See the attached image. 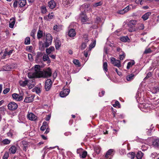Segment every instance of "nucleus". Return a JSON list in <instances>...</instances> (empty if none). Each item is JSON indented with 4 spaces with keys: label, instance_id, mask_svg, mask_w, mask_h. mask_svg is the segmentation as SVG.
I'll return each mask as SVG.
<instances>
[{
    "label": "nucleus",
    "instance_id": "1",
    "mask_svg": "<svg viewBox=\"0 0 159 159\" xmlns=\"http://www.w3.org/2000/svg\"><path fill=\"white\" fill-rule=\"evenodd\" d=\"M137 24V21L135 20H131L129 22L128 26L129 28L128 30L129 32H134L137 30V29L135 27Z\"/></svg>",
    "mask_w": 159,
    "mask_h": 159
},
{
    "label": "nucleus",
    "instance_id": "2",
    "mask_svg": "<svg viewBox=\"0 0 159 159\" xmlns=\"http://www.w3.org/2000/svg\"><path fill=\"white\" fill-rule=\"evenodd\" d=\"M40 75H39V78H47L50 76L52 75L51 70L50 68L44 70L42 72H40Z\"/></svg>",
    "mask_w": 159,
    "mask_h": 159
},
{
    "label": "nucleus",
    "instance_id": "3",
    "mask_svg": "<svg viewBox=\"0 0 159 159\" xmlns=\"http://www.w3.org/2000/svg\"><path fill=\"white\" fill-rule=\"evenodd\" d=\"M46 37V41L44 45L46 48H47L51 44L52 38L51 35L49 33L47 34Z\"/></svg>",
    "mask_w": 159,
    "mask_h": 159
},
{
    "label": "nucleus",
    "instance_id": "4",
    "mask_svg": "<svg viewBox=\"0 0 159 159\" xmlns=\"http://www.w3.org/2000/svg\"><path fill=\"white\" fill-rule=\"evenodd\" d=\"M17 67L16 64L13 63L11 65L7 64L3 67V70L6 71H9L15 69Z\"/></svg>",
    "mask_w": 159,
    "mask_h": 159
},
{
    "label": "nucleus",
    "instance_id": "5",
    "mask_svg": "<svg viewBox=\"0 0 159 159\" xmlns=\"http://www.w3.org/2000/svg\"><path fill=\"white\" fill-rule=\"evenodd\" d=\"M139 107L141 110L145 112H148L150 110V105L145 103H140Z\"/></svg>",
    "mask_w": 159,
    "mask_h": 159
},
{
    "label": "nucleus",
    "instance_id": "6",
    "mask_svg": "<svg viewBox=\"0 0 159 159\" xmlns=\"http://www.w3.org/2000/svg\"><path fill=\"white\" fill-rule=\"evenodd\" d=\"M83 38L84 39V42H83L81 46V49L82 50L84 49L87 46V44L89 40L88 39V35L87 34H84L83 35Z\"/></svg>",
    "mask_w": 159,
    "mask_h": 159
},
{
    "label": "nucleus",
    "instance_id": "7",
    "mask_svg": "<svg viewBox=\"0 0 159 159\" xmlns=\"http://www.w3.org/2000/svg\"><path fill=\"white\" fill-rule=\"evenodd\" d=\"M111 62L114 66L118 68L120 67L121 66L120 61L119 60L116 59L114 58L111 57Z\"/></svg>",
    "mask_w": 159,
    "mask_h": 159
},
{
    "label": "nucleus",
    "instance_id": "8",
    "mask_svg": "<svg viewBox=\"0 0 159 159\" xmlns=\"http://www.w3.org/2000/svg\"><path fill=\"white\" fill-rule=\"evenodd\" d=\"M17 107V104L14 102H11L9 103L8 105V109L11 111L16 110Z\"/></svg>",
    "mask_w": 159,
    "mask_h": 159
},
{
    "label": "nucleus",
    "instance_id": "9",
    "mask_svg": "<svg viewBox=\"0 0 159 159\" xmlns=\"http://www.w3.org/2000/svg\"><path fill=\"white\" fill-rule=\"evenodd\" d=\"M52 85V82L51 80L47 79L45 82V89L46 91H48L51 89Z\"/></svg>",
    "mask_w": 159,
    "mask_h": 159
},
{
    "label": "nucleus",
    "instance_id": "10",
    "mask_svg": "<svg viewBox=\"0 0 159 159\" xmlns=\"http://www.w3.org/2000/svg\"><path fill=\"white\" fill-rule=\"evenodd\" d=\"M36 84L35 80L34 79L27 80V85L29 89L32 88Z\"/></svg>",
    "mask_w": 159,
    "mask_h": 159
},
{
    "label": "nucleus",
    "instance_id": "11",
    "mask_svg": "<svg viewBox=\"0 0 159 159\" xmlns=\"http://www.w3.org/2000/svg\"><path fill=\"white\" fill-rule=\"evenodd\" d=\"M27 117L29 120L32 121H35L37 119V117L31 112H29Z\"/></svg>",
    "mask_w": 159,
    "mask_h": 159
},
{
    "label": "nucleus",
    "instance_id": "12",
    "mask_svg": "<svg viewBox=\"0 0 159 159\" xmlns=\"http://www.w3.org/2000/svg\"><path fill=\"white\" fill-rule=\"evenodd\" d=\"M80 19L82 22H85L89 20V18L87 15L83 12H81L80 14Z\"/></svg>",
    "mask_w": 159,
    "mask_h": 159
},
{
    "label": "nucleus",
    "instance_id": "13",
    "mask_svg": "<svg viewBox=\"0 0 159 159\" xmlns=\"http://www.w3.org/2000/svg\"><path fill=\"white\" fill-rule=\"evenodd\" d=\"M12 97L13 99L17 101H20L23 99V97L19 94L14 93L12 94Z\"/></svg>",
    "mask_w": 159,
    "mask_h": 159
},
{
    "label": "nucleus",
    "instance_id": "14",
    "mask_svg": "<svg viewBox=\"0 0 159 159\" xmlns=\"http://www.w3.org/2000/svg\"><path fill=\"white\" fill-rule=\"evenodd\" d=\"M70 92V90L68 89H64L60 92V96L62 98L65 97L68 95Z\"/></svg>",
    "mask_w": 159,
    "mask_h": 159
},
{
    "label": "nucleus",
    "instance_id": "15",
    "mask_svg": "<svg viewBox=\"0 0 159 159\" xmlns=\"http://www.w3.org/2000/svg\"><path fill=\"white\" fill-rule=\"evenodd\" d=\"M56 3L53 0H51L48 2V6L51 9H53L56 7Z\"/></svg>",
    "mask_w": 159,
    "mask_h": 159
},
{
    "label": "nucleus",
    "instance_id": "16",
    "mask_svg": "<svg viewBox=\"0 0 159 159\" xmlns=\"http://www.w3.org/2000/svg\"><path fill=\"white\" fill-rule=\"evenodd\" d=\"M34 70L35 73H36L38 77H39V75H40V72H42V71H40V66L39 65H35L34 66Z\"/></svg>",
    "mask_w": 159,
    "mask_h": 159
},
{
    "label": "nucleus",
    "instance_id": "17",
    "mask_svg": "<svg viewBox=\"0 0 159 159\" xmlns=\"http://www.w3.org/2000/svg\"><path fill=\"white\" fill-rule=\"evenodd\" d=\"M76 33L74 29H71L68 31V35L70 37L73 38L76 35Z\"/></svg>",
    "mask_w": 159,
    "mask_h": 159
},
{
    "label": "nucleus",
    "instance_id": "18",
    "mask_svg": "<svg viewBox=\"0 0 159 159\" xmlns=\"http://www.w3.org/2000/svg\"><path fill=\"white\" fill-rule=\"evenodd\" d=\"M62 29V25H61L57 24L55 25L53 28L54 30L57 32H58L61 31Z\"/></svg>",
    "mask_w": 159,
    "mask_h": 159
},
{
    "label": "nucleus",
    "instance_id": "19",
    "mask_svg": "<svg viewBox=\"0 0 159 159\" xmlns=\"http://www.w3.org/2000/svg\"><path fill=\"white\" fill-rule=\"evenodd\" d=\"M129 6H127L124 9L119 11L118 13L120 14H123L129 11Z\"/></svg>",
    "mask_w": 159,
    "mask_h": 159
},
{
    "label": "nucleus",
    "instance_id": "20",
    "mask_svg": "<svg viewBox=\"0 0 159 159\" xmlns=\"http://www.w3.org/2000/svg\"><path fill=\"white\" fill-rule=\"evenodd\" d=\"M17 149V148L16 146L12 145L9 149V152L10 154H14L16 152Z\"/></svg>",
    "mask_w": 159,
    "mask_h": 159
},
{
    "label": "nucleus",
    "instance_id": "21",
    "mask_svg": "<svg viewBox=\"0 0 159 159\" xmlns=\"http://www.w3.org/2000/svg\"><path fill=\"white\" fill-rule=\"evenodd\" d=\"M136 75L132 73L127 75L126 77V79L128 81H131L133 80L135 78Z\"/></svg>",
    "mask_w": 159,
    "mask_h": 159
},
{
    "label": "nucleus",
    "instance_id": "22",
    "mask_svg": "<svg viewBox=\"0 0 159 159\" xmlns=\"http://www.w3.org/2000/svg\"><path fill=\"white\" fill-rule=\"evenodd\" d=\"M28 77L30 79H33L39 78L35 72L29 73L28 74Z\"/></svg>",
    "mask_w": 159,
    "mask_h": 159
},
{
    "label": "nucleus",
    "instance_id": "23",
    "mask_svg": "<svg viewBox=\"0 0 159 159\" xmlns=\"http://www.w3.org/2000/svg\"><path fill=\"white\" fill-rule=\"evenodd\" d=\"M114 150L113 149H109L105 155L106 157L108 158L111 159V155L112 153L114 152Z\"/></svg>",
    "mask_w": 159,
    "mask_h": 159
},
{
    "label": "nucleus",
    "instance_id": "24",
    "mask_svg": "<svg viewBox=\"0 0 159 159\" xmlns=\"http://www.w3.org/2000/svg\"><path fill=\"white\" fill-rule=\"evenodd\" d=\"M42 88V86L41 85V84H39L37 87H35L34 89L35 90L36 93L39 94L41 92V89Z\"/></svg>",
    "mask_w": 159,
    "mask_h": 159
},
{
    "label": "nucleus",
    "instance_id": "25",
    "mask_svg": "<svg viewBox=\"0 0 159 159\" xmlns=\"http://www.w3.org/2000/svg\"><path fill=\"white\" fill-rule=\"evenodd\" d=\"M82 8H84V11H87L90 9V5L88 4H83L80 7L81 9Z\"/></svg>",
    "mask_w": 159,
    "mask_h": 159
},
{
    "label": "nucleus",
    "instance_id": "26",
    "mask_svg": "<svg viewBox=\"0 0 159 159\" xmlns=\"http://www.w3.org/2000/svg\"><path fill=\"white\" fill-rule=\"evenodd\" d=\"M55 45L56 48L57 49H58L61 46V42L58 39H57L55 40Z\"/></svg>",
    "mask_w": 159,
    "mask_h": 159
},
{
    "label": "nucleus",
    "instance_id": "27",
    "mask_svg": "<svg viewBox=\"0 0 159 159\" xmlns=\"http://www.w3.org/2000/svg\"><path fill=\"white\" fill-rule=\"evenodd\" d=\"M26 3V0H19L18 1L19 6L20 7H24Z\"/></svg>",
    "mask_w": 159,
    "mask_h": 159
},
{
    "label": "nucleus",
    "instance_id": "28",
    "mask_svg": "<svg viewBox=\"0 0 159 159\" xmlns=\"http://www.w3.org/2000/svg\"><path fill=\"white\" fill-rule=\"evenodd\" d=\"M34 98V97L33 96L27 97L25 98L24 100V102L26 103L31 102L33 101Z\"/></svg>",
    "mask_w": 159,
    "mask_h": 159
},
{
    "label": "nucleus",
    "instance_id": "29",
    "mask_svg": "<svg viewBox=\"0 0 159 159\" xmlns=\"http://www.w3.org/2000/svg\"><path fill=\"white\" fill-rule=\"evenodd\" d=\"M151 12H148L144 14L142 17V18L144 20H145L148 19L149 16L151 14Z\"/></svg>",
    "mask_w": 159,
    "mask_h": 159
},
{
    "label": "nucleus",
    "instance_id": "30",
    "mask_svg": "<svg viewBox=\"0 0 159 159\" xmlns=\"http://www.w3.org/2000/svg\"><path fill=\"white\" fill-rule=\"evenodd\" d=\"M54 16L53 14L52 13L49 14L48 16L44 17V19L47 20H49L50 19H52Z\"/></svg>",
    "mask_w": 159,
    "mask_h": 159
},
{
    "label": "nucleus",
    "instance_id": "31",
    "mask_svg": "<svg viewBox=\"0 0 159 159\" xmlns=\"http://www.w3.org/2000/svg\"><path fill=\"white\" fill-rule=\"evenodd\" d=\"M152 144L155 147L159 148V139H155L152 142Z\"/></svg>",
    "mask_w": 159,
    "mask_h": 159
},
{
    "label": "nucleus",
    "instance_id": "32",
    "mask_svg": "<svg viewBox=\"0 0 159 159\" xmlns=\"http://www.w3.org/2000/svg\"><path fill=\"white\" fill-rule=\"evenodd\" d=\"M55 50L53 46L50 47L48 48H47L46 50L47 53L48 55L49 54Z\"/></svg>",
    "mask_w": 159,
    "mask_h": 159
},
{
    "label": "nucleus",
    "instance_id": "33",
    "mask_svg": "<svg viewBox=\"0 0 159 159\" xmlns=\"http://www.w3.org/2000/svg\"><path fill=\"white\" fill-rule=\"evenodd\" d=\"M43 60L44 61H47V63H49L51 62L50 60L47 55H44L43 57Z\"/></svg>",
    "mask_w": 159,
    "mask_h": 159
},
{
    "label": "nucleus",
    "instance_id": "34",
    "mask_svg": "<svg viewBox=\"0 0 159 159\" xmlns=\"http://www.w3.org/2000/svg\"><path fill=\"white\" fill-rule=\"evenodd\" d=\"M19 82L21 86L25 87L27 84V80H25L24 81L20 80Z\"/></svg>",
    "mask_w": 159,
    "mask_h": 159
},
{
    "label": "nucleus",
    "instance_id": "35",
    "mask_svg": "<svg viewBox=\"0 0 159 159\" xmlns=\"http://www.w3.org/2000/svg\"><path fill=\"white\" fill-rule=\"evenodd\" d=\"M143 156V153L141 151H139L137 153L136 157L138 159H141Z\"/></svg>",
    "mask_w": 159,
    "mask_h": 159
},
{
    "label": "nucleus",
    "instance_id": "36",
    "mask_svg": "<svg viewBox=\"0 0 159 159\" xmlns=\"http://www.w3.org/2000/svg\"><path fill=\"white\" fill-rule=\"evenodd\" d=\"M11 22L9 24V27L11 28H13L15 23V20L14 19H10Z\"/></svg>",
    "mask_w": 159,
    "mask_h": 159
},
{
    "label": "nucleus",
    "instance_id": "37",
    "mask_svg": "<svg viewBox=\"0 0 159 159\" xmlns=\"http://www.w3.org/2000/svg\"><path fill=\"white\" fill-rule=\"evenodd\" d=\"M135 62L134 61H130L128 62L127 66V69H129L134 65Z\"/></svg>",
    "mask_w": 159,
    "mask_h": 159
},
{
    "label": "nucleus",
    "instance_id": "38",
    "mask_svg": "<svg viewBox=\"0 0 159 159\" xmlns=\"http://www.w3.org/2000/svg\"><path fill=\"white\" fill-rule=\"evenodd\" d=\"M43 36V31L40 30H39L37 34V38L38 39H39L42 37Z\"/></svg>",
    "mask_w": 159,
    "mask_h": 159
},
{
    "label": "nucleus",
    "instance_id": "39",
    "mask_svg": "<svg viewBox=\"0 0 159 159\" xmlns=\"http://www.w3.org/2000/svg\"><path fill=\"white\" fill-rule=\"evenodd\" d=\"M151 92L153 93H156L159 92V88L155 87L151 89Z\"/></svg>",
    "mask_w": 159,
    "mask_h": 159
},
{
    "label": "nucleus",
    "instance_id": "40",
    "mask_svg": "<svg viewBox=\"0 0 159 159\" xmlns=\"http://www.w3.org/2000/svg\"><path fill=\"white\" fill-rule=\"evenodd\" d=\"M152 66L153 67L159 66V57L157 58L156 60L154 61Z\"/></svg>",
    "mask_w": 159,
    "mask_h": 159
},
{
    "label": "nucleus",
    "instance_id": "41",
    "mask_svg": "<svg viewBox=\"0 0 159 159\" xmlns=\"http://www.w3.org/2000/svg\"><path fill=\"white\" fill-rule=\"evenodd\" d=\"M11 140L8 139H3L2 142L4 145L9 144L11 142Z\"/></svg>",
    "mask_w": 159,
    "mask_h": 159
},
{
    "label": "nucleus",
    "instance_id": "42",
    "mask_svg": "<svg viewBox=\"0 0 159 159\" xmlns=\"http://www.w3.org/2000/svg\"><path fill=\"white\" fill-rule=\"evenodd\" d=\"M30 43V39L29 37H26L25 40V44L26 45H28Z\"/></svg>",
    "mask_w": 159,
    "mask_h": 159
},
{
    "label": "nucleus",
    "instance_id": "43",
    "mask_svg": "<svg viewBox=\"0 0 159 159\" xmlns=\"http://www.w3.org/2000/svg\"><path fill=\"white\" fill-rule=\"evenodd\" d=\"M120 40L121 41L126 42L129 40V39L128 36H123L122 37L120 38Z\"/></svg>",
    "mask_w": 159,
    "mask_h": 159
},
{
    "label": "nucleus",
    "instance_id": "44",
    "mask_svg": "<svg viewBox=\"0 0 159 159\" xmlns=\"http://www.w3.org/2000/svg\"><path fill=\"white\" fill-rule=\"evenodd\" d=\"M13 130L11 129L9 130V131L7 133V135L8 137L12 138L13 135Z\"/></svg>",
    "mask_w": 159,
    "mask_h": 159
},
{
    "label": "nucleus",
    "instance_id": "45",
    "mask_svg": "<svg viewBox=\"0 0 159 159\" xmlns=\"http://www.w3.org/2000/svg\"><path fill=\"white\" fill-rule=\"evenodd\" d=\"M13 51V50H11L9 51L8 52H4V54H3V57H5L7 56H9L12 53Z\"/></svg>",
    "mask_w": 159,
    "mask_h": 159
},
{
    "label": "nucleus",
    "instance_id": "46",
    "mask_svg": "<svg viewBox=\"0 0 159 159\" xmlns=\"http://www.w3.org/2000/svg\"><path fill=\"white\" fill-rule=\"evenodd\" d=\"M73 62L75 65H77L78 67H80V63L78 60L74 59Z\"/></svg>",
    "mask_w": 159,
    "mask_h": 159
},
{
    "label": "nucleus",
    "instance_id": "47",
    "mask_svg": "<svg viewBox=\"0 0 159 159\" xmlns=\"http://www.w3.org/2000/svg\"><path fill=\"white\" fill-rule=\"evenodd\" d=\"M107 62H104L103 64V69L105 72H107Z\"/></svg>",
    "mask_w": 159,
    "mask_h": 159
},
{
    "label": "nucleus",
    "instance_id": "48",
    "mask_svg": "<svg viewBox=\"0 0 159 159\" xmlns=\"http://www.w3.org/2000/svg\"><path fill=\"white\" fill-rule=\"evenodd\" d=\"M96 45V41H95L94 42H92L89 45V49L91 50L92 48H93Z\"/></svg>",
    "mask_w": 159,
    "mask_h": 159
},
{
    "label": "nucleus",
    "instance_id": "49",
    "mask_svg": "<svg viewBox=\"0 0 159 159\" xmlns=\"http://www.w3.org/2000/svg\"><path fill=\"white\" fill-rule=\"evenodd\" d=\"M9 153L7 152H6L2 157V159H8L9 157Z\"/></svg>",
    "mask_w": 159,
    "mask_h": 159
},
{
    "label": "nucleus",
    "instance_id": "50",
    "mask_svg": "<svg viewBox=\"0 0 159 159\" xmlns=\"http://www.w3.org/2000/svg\"><path fill=\"white\" fill-rule=\"evenodd\" d=\"M36 30L35 29H33L30 33V36L33 37V39H35V34Z\"/></svg>",
    "mask_w": 159,
    "mask_h": 159
},
{
    "label": "nucleus",
    "instance_id": "51",
    "mask_svg": "<svg viewBox=\"0 0 159 159\" xmlns=\"http://www.w3.org/2000/svg\"><path fill=\"white\" fill-rule=\"evenodd\" d=\"M94 150L97 154H99L101 151V148L100 147L97 146L94 148Z\"/></svg>",
    "mask_w": 159,
    "mask_h": 159
},
{
    "label": "nucleus",
    "instance_id": "52",
    "mask_svg": "<svg viewBox=\"0 0 159 159\" xmlns=\"http://www.w3.org/2000/svg\"><path fill=\"white\" fill-rule=\"evenodd\" d=\"M144 27V25L143 24L140 23L138 24V28L139 30H143Z\"/></svg>",
    "mask_w": 159,
    "mask_h": 159
},
{
    "label": "nucleus",
    "instance_id": "53",
    "mask_svg": "<svg viewBox=\"0 0 159 159\" xmlns=\"http://www.w3.org/2000/svg\"><path fill=\"white\" fill-rule=\"evenodd\" d=\"M6 111V109L4 106H3L0 107V113H4Z\"/></svg>",
    "mask_w": 159,
    "mask_h": 159
},
{
    "label": "nucleus",
    "instance_id": "54",
    "mask_svg": "<svg viewBox=\"0 0 159 159\" xmlns=\"http://www.w3.org/2000/svg\"><path fill=\"white\" fill-rule=\"evenodd\" d=\"M71 4V3L70 2V1L69 0H68V1H66V2L64 4V5L65 7H68L69 6H70Z\"/></svg>",
    "mask_w": 159,
    "mask_h": 159
},
{
    "label": "nucleus",
    "instance_id": "55",
    "mask_svg": "<svg viewBox=\"0 0 159 159\" xmlns=\"http://www.w3.org/2000/svg\"><path fill=\"white\" fill-rule=\"evenodd\" d=\"M13 2V7L14 8H16L18 4V0H15Z\"/></svg>",
    "mask_w": 159,
    "mask_h": 159
},
{
    "label": "nucleus",
    "instance_id": "56",
    "mask_svg": "<svg viewBox=\"0 0 159 159\" xmlns=\"http://www.w3.org/2000/svg\"><path fill=\"white\" fill-rule=\"evenodd\" d=\"M125 54L123 52L122 54H120L119 55L120 59V60H122L125 58Z\"/></svg>",
    "mask_w": 159,
    "mask_h": 159
},
{
    "label": "nucleus",
    "instance_id": "57",
    "mask_svg": "<svg viewBox=\"0 0 159 159\" xmlns=\"http://www.w3.org/2000/svg\"><path fill=\"white\" fill-rule=\"evenodd\" d=\"M41 11L43 13H45L47 11L46 8L44 6H43L41 7Z\"/></svg>",
    "mask_w": 159,
    "mask_h": 159
},
{
    "label": "nucleus",
    "instance_id": "58",
    "mask_svg": "<svg viewBox=\"0 0 159 159\" xmlns=\"http://www.w3.org/2000/svg\"><path fill=\"white\" fill-rule=\"evenodd\" d=\"M102 3L101 2H99L96 3H94L93 5V7H97L98 6H100L102 4Z\"/></svg>",
    "mask_w": 159,
    "mask_h": 159
},
{
    "label": "nucleus",
    "instance_id": "59",
    "mask_svg": "<svg viewBox=\"0 0 159 159\" xmlns=\"http://www.w3.org/2000/svg\"><path fill=\"white\" fill-rule=\"evenodd\" d=\"M87 155V152L86 151H84L81 155V157L82 158H85Z\"/></svg>",
    "mask_w": 159,
    "mask_h": 159
},
{
    "label": "nucleus",
    "instance_id": "60",
    "mask_svg": "<svg viewBox=\"0 0 159 159\" xmlns=\"http://www.w3.org/2000/svg\"><path fill=\"white\" fill-rule=\"evenodd\" d=\"M150 48H148V49H146L145 51L144 52V54H148L152 52Z\"/></svg>",
    "mask_w": 159,
    "mask_h": 159
},
{
    "label": "nucleus",
    "instance_id": "61",
    "mask_svg": "<svg viewBox=\"0 0 159 159\" xmlns=\"http://www.w3.org/2000/svg\"><path fill=\"white\" fill-rule=\"evenodd\" d=\"M143 0H136L135 2L137 4H140V5H142L143 4Z\"/></svg>",
    "mask_w": 159,
    "mask_h": 159
},
{
    "label": "nucleus",
    "instance_id": "62",
    "mask_svg": "<svg viewBox=\"0 0 159 159\" xmlns=\"http://www.w3.org/2000/svg\"><path fill=\"white\" fill-rule=\"evenodd\" d=\"M28 57L29 59L31 61H33V56L31 54H28Z\"/></svg>",
    "mask_w": 159,
    "mask_h": 159
},
{
    "label": "nucleus",
    "instance_id": "63",
    "mask_svg": "<svg viewBox=\"0 0 159 159\" xmlns=\"http://www.w3.org/2000/svg\"><path fill=\"white\" fill-rule=\"evenodd\" d=\"M152 75V73L151 72H149L148 73L147 75L145 78V79H147L151 77Z\"/></svg>",
    "mask_w": 159,
    "mask_h": 159
},
{
    "label": "nucleus",
    "instance_id": "64",
    "mask_svg": "<svg viewBox=\"0 0 159 159\" xmlns=\"http://www.w3.org/2000/svg\"><path fill=\"white\" fill-rule=\"evenodd\" d=\"M33 47L32 46H28L26 47V50L29 52H31L32 49Z\"/></svg>",
    "mask_w": 159,
    "mask_h": 159
}]
</instances>
